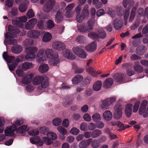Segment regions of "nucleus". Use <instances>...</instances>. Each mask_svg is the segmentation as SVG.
<instances>
[{
	"label": "nucleus",
	"instance_id": "obj_50",
	"mask_svg": "<svg viewBox=\"0 0 148 148\" xmlns=\"http://www.w3.org/2000/svg\"><path fill=\"white\" fill-rule=\"evenodd\" d=\"M58 132L63 135H66L67 132L66 130L61 126H59L57 128Z\"/></svg>",
	"mask_w": 148,
	"mask_h": 148
},
{
	"label": "nucleus",
	"instance_id": "obj_8",
	"mask_svg": "<svg viewBox=\"0 0 148 148\" xmlns=\"http://www.w3.org/2000/svg\"><path fill=\"white\" fill-rule=\"evenodd\" d=\"M121 102V101L119 100L114 107V118L117 120L120 119L122 116L123 108L120 104Z\"/></svg>",
	"mask_w": 148,
	"mask_h": 148
},
{
	"label": "nucleus",
	"instance_id": "obj_47",
	"mask_svg": "<svg viewBox=\"0 0 148 148\" xmlns=\"http://www.w3.org/2000/svg\"><path fill=\"white\" fill-rule=\"evenodd\" d=\"M77 56L83 59L85 58L87 55V53L82 48V49L78 53Z\"/></svg>",
	"mask_w": 148,
	"mask_h": 148
},
{
	"label": "nucleus",
	"instance_id": "obj_17",
	"mask_svg": "<svg viewBox=\"0 0 148 148\" xmlns=\"http://www.w3.org/2000/svg\"><path fill=\"white\" fill-rule=\"evenodd\" d=\"M37 21L36 19L33 18L29 20L25 25V29H31L34 27Z\"/></svg>",
	"mask_w": 148,
	"mask_h": 148
},
{
	"label": "nucleus",
	"instance_id": "obj_10",
	"mask_svg": "<svg viewBox=\"0 0 148 148\" xmlns=\"http://www.w3.org/2000/svg\"><path fill=\"white\" fill-rule=\"evenodd\" d=\"M52 56L50 58L49 61V64L52 66H56L59 62L60 59L58 57V53L53 50Z\"/></svg>",
	"mask_w": 148,
	"mask_h": 148
},
{
	"label": "nucleus",
	"instance_id": "obj_18",
	"mask_svg": "<svg viewBox=\"0 0 148 148\" xmlns=\"http://www.w3.org/2000/svg\"><path fill=\"white\" fill-rule=\"evenodd\" d=\"M34 75L32 73L25 75L21 79V83L25 84H27L31 82Z\"/></svg>",
	"mask_w": 148,
	"mask_h": 148
},
{
	"label": "nucleus",
	"instance_id": "obj_41",
	"mask_svg": "<svg viewBox=\"0 0 148 148\" xmlns=\"http://www.w3.org/2000/svg\"><path fill=\"white\" fill-rule=\"evenodd\" d=\"M106 37V34L105 32L102 29H100L98 32V38L103 39Z\"/></svg>",
	"mask_w": 148,
	"mask_h": 148
},
{
	"label": "nucleus",
	"instance_id": "obj_60",
	"mask_svg": "<svg viewBox=\"0 0 148 148\" xmlns=\"http://www.w3.org/2000/svg\"><path fill=\"white\" fill-rule=\"evenodd\" d=\"M88 7L89 6L88 5H85L82 11V12L85 14L86 16H89V12L88 10Z\"/></svg>",
	"mask_w": 148,
	"mask_h": 148
},
{
	"label": "nucleus",
	"instance_id": "obj_59",
	"mask_svg": "<svg viewBox=\"0 0 148 148\" xmlns=\"http://www.w3.org/2000/svg\"><path fill=\"white\" fill-rule=\"evenodd\" d=\"M46 25L47 28L49 29L53 28L55 26L53 21L51 20H49L47 21Z\"/></svg>",
	"mask_w": 148,
	"mask_h": 148
},
{
	"label": "nucleus",
	"instance_id": "obj_27",
	"mask_svg": "<svg viewBox=\"0 0 148 148\" xmlns=\"http://www.w3.org/2000/svg\"><path fill=\"white\" fill-rule=\"evenodd\" d=\"M113 82V80L112 78H108L104 81L103 84L105 88H108L112 85Z\"/></svg>",
	"mask_w": 148,
	"mask_h": 148
},
{
	"label": "nucleus",
	"instance_id": "obj_45",
	"mask_svg": "<svg viewBox=\"0 0 148 148\" xmlns=\"http://www.w3.org/2000/svg\"><path fill=\"white\" fill-rule=\"evenodd\" d=\"M30 128V127H28L27 129L28 132L30 135L34 136L37 135L39 134V132L38 129L32 130H29Z\"/></svg>",
	"mask_w": 148,
	"mask_h": 148
},
{
	"label": "nucleus",
	"instance_id": "obj_11",
	"mask_svg": "<svg viewBox=\"0 0 148 148\" xmlns=\"http://www.w3.org/2000/svg\"><path fill=\"white\" fill-rule=\"evenodd\" d=\"M126 76L125 74L122 73L117 74L114 76L115 81L119 84L128 82V81L126 80Z\"/></svg>",
	"mask_w": 148,
	"mask_h": 148
},
{
	"label": "nucleus",
	"instance_id": "obj_22",
	"mask_svg": "<svg viewBox=\"0 0 148 148\" xmlns=\"http://www.w3.org/2000/svg\"><path fill=\"white\" fill-rule=\"evenodd\" d=\"M23 47L19 45L12 46L11 49V51L16 54L20 53L23 51Z\"/></svg>",
	"mask_w": 148,
	"mask_h": 148
},
{
	"label": "nucleus",
	"instance_id": "obj_53",
	"mask_svg": "<svg viewBox=\"0 0 148 148\" xmlns=\"http://www.w3.org/2000/svg\"><path fill=\"white\" fill-rule=\"evenodd\" d=\"M28 4H22L19 5L18 9L20 12L23 13L26 11L27 9V5Z\"/></svg>",
	"mask_w": 148,
	"mask_h": 148
},
{
	"label": "nucleus",
	"instance_id": "obj_56",
	"mask_svg": "<svg viewBox=\"0 0 148 148\" xmlns=\"http://www.w3.org/2000/svg\"><path fill=\"white\" fill-rule=\"evenodd\" d=\"M88 36L90 38L93 39H97L98 38V34L95 32L89 33L88 34Z\"/></svg>",
	"mask_w": 148,
	"mask_h": 148
},
{
	"label": "nucleus",
	"instance_id": "obj_19",
	"mask_svg": "<svg viewBox=\"0 0 148 148\" xmlns=\"http://www.w3.org/2000/svg\"><path fill=\"white\" fill-rule=\"evenodd\" d=\"M40 32L36 30H32L29 31L27 35V36L31 38L34 39H37L39 38L40 36Z\"/></svg>",
	"mask_w": 148,
	"mask_h": 148
},
{
	"label": "nucleus",
	"instance_id": "obj_1",
	"mask_svg": "<svg viewBox=\"0 0 148 148\" xmlns=\"http://www.w3.org/2000/svg\"><path fill=\"white\" fill-rule=\"evenodd\" d=\"M52 53L53 50L51 49H40L36 53V62L39 63L45 62L52 57Z\"/></svg>",
	"mask_w": 148,
	"mask_h": 148
},
{
	"label": "nucleus",
	"instance_id": "obj_23",
	"mask_svg": "<svg viewBox=\"0 0 148 148\" xmlns=\"http://www.w3.org/2000/svg\"><path fill=\"white\" fill-rule=\"evenodd\" d=\"M30 141L32 144H37L40 146L42 145V143L39 136H35L30 138Z\"/></svg>",
	"mask_w": 148,
	"mask_h": 148
},
{
	"label": "nucleus",
	"instance_id": "obj_46",
	"mask_svg": "<svg viewBox=\"0 0 148 148\" xmlns=\"http://www.w3.org/2000/svg\"><path fill=\"white\" fill-rule=\"evenodd\" d=\"M34 43L33 40L32 39L27 38L25 39L23 42V45L27 47L30 45H32Z\"/></svg>",
	"mask_w": 148,
	"mask_h": 148
},
{
	"label": "nucleus",
	"instance_id": "obj_54",
	"mask_svg": "<svg viewBox=\"0 0 148 148\" xmlns=\"http://www.w3.org/2000/svg\"><path fill=\"white\" fill-rule=\"evenodd\" d=\"M140 104V102L139 101H137L135 103L133 108V112L136 113L137 112L139 109Z\"/></svg>",
	"mask_w": 148,
	"mask_h": 148
},
{
	"label": "nucleus",
	"instance_id": "obj_38",
	"mask_svg": "<svg viewBox=\"0 0 148 148\" xmlns=\"http://www.w3.org/2000/svg\"><path fill=\"white\" fill-rule=\"evenodd\" d=\"M42 143V144L43 143L47 145H50L52 143L53 141L47 136L44 137L42 138V141H41Z\"/></svg>",
	"mask_w": 148,
	"mask_h": 148
},
{
	"label": "nucleus",
	"instance_id": "obj_39",
	"mask_svg": "<svg viewBox=\"0 0 148 148\" xmlns=\"http://www.w3.org/2000/svg\"><path fill=\"white\" fill-rule=\"evenodd\" d=\"M110 106L107 99L102 100L101 102V106L103 109H107Z\"/></svg>",
	"mask_w": 148,
	"mask_h": 148
},
{
	"label": "nucleus",
	"instance_id": "obj_44",
	"mask_svg": "<svg viewBox=\"0 0 148 148\" xmlns=\"http://www.w3.org/2000/svg\"><path fill=\"white\" fill-rule=\"evenodd\" d=\"M82 48H83L82 47L80 46L73 47L72 49V51L77 56L78 53Z\"/></svg>",
	"mask_w": 148,
	"mask_h": 148
},
{
	"label": "nucleus",
	"instance_id": "obj_14",
	"mask_svg": "<svg viewBox=\"0 0 148 148\" xmlns=\"http://www.w3.org/2000/svg\"><path fill=\"white\" fill-rule=\"evenodd\" d=\"M56 3L55 0H52L51 3L49 4H45L43 8L44 11L47 13L50 12L53 9Z\"/></svg>",
	"mask_w": 148,
	"mask_h": 148
},
{
	"label": "nucleus",
	"instance_id": "obj_62",
	"mask_svg": "<svg viewBox=\"0 0 148 148\" xmlns=\"http://www.w3.org/2000/svg\"><path fill=\"white\" fill-rule=\"evenodd\" d=\"M91 145L93 148H97L99 145V143L98 140H94L91 142Z\"/></svg>",
	"mask_w": 148,
	"mask_h": 148
},
{
	"label": "nucleus",
	"instance_id": "obj_48",
	"mask_svg": "<svg viewBox=\"0 0 148 148\" xmlns=\"http://www.w3.org/2000/svg\"><path fill=\"white\" fill-rule=\"evenodd\" d=\"M92 120L95 122H97L101 119V117L100 114L98 113H95L92 116Z\"/></svg>",
	"mask_w": 148,
	"mask_h": 148
},
{
	"label": "nucleus",
	"instance_id": "obj_21",
	"mask_svg": "<svg viewBox=\"0 0 148 148\" xmlns=\"http://www.w3.org/2000/svg\"><path fill=\"white\" fill-rule=\"evenodd\" d=\"M133 105L130 103H127L125 106V113L126 116L127 117H130L132 113Z\"/></svg>",
	"mask_w": 148,
	"mask_h": 148
},
{
	"label": "nucleus",
	"instance_id": "obj_28",
	"mask_svg": "<svg viewBox=\"0 0 148 148\" xmlns=\"http://www.w3.org/2000/svg\"><path fill=\"white\" fill-rule=\"evenodd\" d=\"M52 38V36L51 34L49 32H47L43 35L42 40L44 42H47L50 41Z\"/></svg>",
	"mask_w": 148,
	"mask_h": 148
},
{
	"label": "nucleus",
	"instance_id": "obj_2",
	"mask_svg": "<svg viewBox=\"0 0 148 148\" xmlns=\"http://www.w3.org/2000/svg\"><path fill=\"white\" fill-rule=\"evenodd\" d=\"M2 56L3 58L6 61L9 69L11 71L15 69L20 61V59L19 58H17L15 59V58L14 57L8 56L5 52H3Z\"/></svg>",
	"mask_w": 148,
	"mask_h": 148
},
{
	"label": "nucleus",
	"instance_id": "obj_4",
	"mask_svg": "<svg viewBox=\"0 0 148 148\" xmlns=\"http://www.w3.org/2000/svg\"><path fill=\"white\" fill-rule=\"evenodd\" d=\"M95 22V19L92 18L89 20L88 23L78 25L77 27L78 30L82 32L86 33L89 32L93 30V26Z\"/></svg>",
	"mask_w": 148,
	"mask_h": 148
},
{
	"label": "nucleus",
	"instance_id": "obj_3",
	"mask_svg": "<svg viewBox=\"0 0 148 148\" xmlns=\"http://www.w3.org/2000/svg\"><path fill=\"white\" fill-rule=\"evenodd\" d=\"M32 82L36 85L40 84L42 88H46L49 84L48 78L46 76H36L33 78Z\"/></svg>",
	"mask_w": 148,
	"mask_h": 148
},
{
	"label": "nucleus",
	"instance_id": "obj_49",
	"mask_svg": "<svg viewBox=\"0 0 148 148\" xmlns=\"http://www.w3.org/2000/svg\"><path fill=\"white\" fill-rule=\"evenodd\" d=\"M76 40L79 43H84L86 40V38L83 36H79L77 37Z\"/></svg>",
	"mask_w": 148,
	"mask_h": 148
},
{
	"label": "nucleus",
	"instance_id": "obj_12",
	"mask_svg": "<svg viewBox=\"0 0 148 148\" xmlns=\"http://www.w3.org/2000/svg\"><path fill=\"white\" fill-rule=\"evenodd\" d=\"M16 127L14 124L7 127L4 130L5 135L6 136H12L14 135V132L16 130Z\"/></svg>",
	"mask_w": 148,
	"mask_h": 148
},
{
	"label": "nucleus",
	"instance_id": "obj_35",
	"mask_svg": "<svg viewBox=\"0 0 148 148\" xmlns=\"http://www.w3.org/2000/svg\"><path fill=\"white\" fill-rule=\"evenodd\" d=\"M102 83L101 81H98L93 84V89L96 91H99L101 89L102 86Z\"/></svg>",
	"mask_w": 148,
	"mask_h": 148
},
{
	"label": "nucleus",
	"instance_id": "obj_5",
	"mask_svg": "<svg viewBox=\"0 0 148 148\" xmlns=\"http://www.w3.org/2000/svg\"><path fill=\"white\" fill-rule=\"evenodd\" d=\"M26 54L25 58L27 61H31L35 58L36 61V54L35 53L38 50V48L35 46L27 47L25 49Z\"/></svg>",
	"mask_w": 148,
	"mask_h": 148
},
{
	"label": "nucleus",
	"instance_id": "obj_36",
	"mask_svg": "<svg viewBox=\"0 0 148 148\" xmlns=\"http://www.w3.org/2000/svg\"><path fill=\"white\" fill-rule=\"evenodd\" d=\"M47 136L52 140H55L57 138V136L56 134L52 131L48 132L47 134Z\"/></svg>",
	"mask_w": 148,
	"mask_h": 148
},
{
	"label": "nucleus",
	"instance_id": "obj_13",
	"mask_svg": "<svg viewBox=\"0 0 148 148\" xmlns=\"http://www.w3.org/2000/svg\"><path fill=\"white\" fill-rule=\"evenodd\" d=\"M64 12V9L61 8L57 12L55 16V22L59 23H61L63 20L62 15Z\"/></svg>",
	"mask_w": 148,
	"mask_h": 148
},
{
	"label": "nucleus",
	"instance_id": "obj_51",
	"mask_svg": "<svg viewBox=\"0 0 148 148\" xmlns=\"http://www.w3.org/2000/svg\"><path fill=\"white\" fill-rule=\"evenodd\" d=\"M38 17L40 19H48L49 18V15L45 14L41 12H40L38 13Z\"/></svg>",
	"mask_w": 148,
	"mask_h": 148
},
{
	"label": "nucleus",
	"instance_id": "obj_52",
	"mask_svg": "<svg viewBox=\"0 0 148 148\" xmlns=\"http://www.w3.org/2000/svg\"><path fill=\"white\" fill-rule=\"evenodd\" d=\"M61 120L58 118H55L53 121V124L55 126H59L61 124Z\"/></svg>",
	"mask_w": 148,
	"mask_h": 148
},
{
	"label": "nucleus",
	"instance_id": "obj_7",
	"mask_svg": "<svg viewBox=\"0 0 148 148\" xmlns=\"http://www.w3.org/2000/svg\"><path fill=\"white\" fill-rule=\"evenodd\" d=\"M17 36V35L10 32H7L5 34V40L4 41V44L5 45V42L10 45H15L17 43V41L16 40L14 39Z\"/></svg>",
	"mask_w": 148,
	"mask_h": 148
},
{
	"label": "nucleus",
	"instance_id": "obj_30",
	"mask_svg": "<svg viewBox=\"0 0 148 148\" xmlns=\"http://www.w3.org/2000/svg\"><path fill=\"white\" fill-rule=\"evenodd\" d=\"M28 128L27 125H23L19 127L17 129L16 128V132L17 133L22 134L27 131Z\"/></svg>",
	"mask_w": 148,
	"mask_h": 148
},
{
	"label": "nucleus",
	"instance_id": "obj_63",
	"mask_svg": "<svg viewBox=\"0 0 148 148\" xmlns=\"http://www.w3.org/2000/svg\"><path fill=\"white\" fill-rule=\"evenodd\" d=\"M18 10L16 8H12L10 12V16H15L17 14Z\"/></svg>",
	"mask_w": 148,
	"mask_h": 148
},
{
	"label": "nucleus",
	"instance_id": "obj_25",
	"mask_svg": "<svg viewBox=\"0 0 148 148\" xmlns=\"http://www.w3.org/2000/svg\"><path fill=\"white\" fill-rule=\"evenodd\" d=\"M97 44L95 42H94L89 44L85 47L86 50L88 52H93L96 49Z\"/></svg>",
	"mask_w": 148,
	"mask_h": 148
},
{
	"label": "nucleus",
	"instance_id": "obj_61",
	"mask_svg": "<svg viewBox=\"0 0 148 148\" xmlns=\"http://www.w3.org/2000/svg\"><path fill=\"white\" fill-rule=\"evenodd\" d=\"M34 86L32 84L27 85L26 86L25 90L28 92H31L33 91L34 89Z\"/></svg>",
	"mask_w": 148,
	"mask_h": 148
},
{
	"label": "nucleus",
	"instance_id": "obj_20",
	"mask_svg": "<svg viewBox=\"0 0 148 148\" xmlns=\"http://www.w3.org/2000/svg\"><path fill=\"white\" fill-rule=\"evenodd\" d=\"M34 64L31 62H25L19 66V68L23 71H26L34 67Z\"/></svg>",
	"mask_w": 148,
	"mask_h": 148
},
{
	"label": "nucleus",
	"instance_id": "obj_15",
	"mask_svg": "<svg viewBox=\"0 0 148 148\" xmlns=\"http://www.w3.org/2000/svg\"><path fill=\"white\" fill-rule=\"evenodd\" d=\"M112 24L115 29L119 30L122 27L123 21L120 18H116L113 21Z\"/></svg>",
	"mask_w": 148,
	"mask_h": 148
},
{
	"label": "nucleus",
	"instance_id": "obj_57",
	"mask_svg": "<svg viewBox=\"0 0 148 148\" xmlns=\"http://www.w3.org/2000/svg\"><path fill=\"white\" fill-rule=\"evenodd\" d=\"M16 3L18 5L22 4H28L29 1L28 0H15Z\"/></svg>",
	"mask_w": 148,
	"mask_h": 148
},
{
	"label": "nucleus",
	"instance_id": "obj_64",
	"mask_svg": "<svg viewBox=\"0 0 148 148\" xmlns=\"http://www.w3.org/2000/svg\"><path fill=\"white\" fill-rule=\"evenodd\" d=\"M66 10L65 14V16L67 18H70L73 17L74 16V13L71 11H69L67 10Z\"/></svg>",
	"mask_w": 148,
	"mask_h": 148
},
{
	"label": "nucleus",
	"instance_id": "obj_32",
	"mask_svg": "<svg viewBox=\"0 0 148 148\" xmlns=\"http://www.w3.org/2000/svg\"><path fill=\"white\" fill-rule=\"evenodd\" d=\"M86 14L82 12V15L79 14H77L76 17V19L78 22L81 23L83 22L85 19L88 18V16H86Z\"/></svg>",
	"mask_w": 148,
	"mask_h": 148
},
{
	"label": "nucleus",
	"instance_id": "obj_24",
	"mask_svg": "<svg viewBox=\"0 0 148 148\" xmlns=\"http://www.w3.org/2000/svg\"><path fill=\"white\" fill-rule=\"evenodd\" d=\"M91 139H88L86 140H82L79 145V148H86L90 145L92 140Z\"/></svg>",
	"mask_w": 148,
	"mask_h": 148
},
{
	"label": "nucleus",
	"instance_id": "obj_58",
	"mask_svg": "<svg viewBox=\"0 0 148 148\" xmlns=\"http://www.w3.org/2000/svg\"><path fill=\"white\" fill-rule=\"evenodd\" d=\"M136 10V8H134L132 10L129 18L130 21H132L134 19L135 16Z\"/></svg>",
	"mask_w": 148,
	"mask_h": 148
},
{
	"label": "nucleus",
	"instance_id": "obj_55",
	"mask_svg": "<svg viewBox=\"0 0 148 148\" xmlns=\"http://www.w3.org/2000/svg\"><path fill=\"white\" fill-rule=\"evenodd\" d=\"M79 131L77 128L73 127L71 130L70 132L73 135H77L79 133Z\"/></svg>",
	"mask_w": 148,
	"mask_h": 148
},
{
	"label": "nucleus",
	"instance_id": "obj_33",
	"mask_svg": "<svg viewBox=\"0 0 148 148\" xmlns=\"http://www.w3.org/2000/svg\"><path fill=\"white\" fill-rule=\"evenodd\" d=\"M83 77L80 75L74 77L72 79L73 84H76L79 83L83 79Z\"/></svg>",
	"mask_w": 148,
	"mask_h": 148
},
{
	"label": "nucleus",
	"instance_id": "obj_9",
	"mask_svg": "<svg viewBox=\"0 0 148 148\" xmlns=\"http://www.w3.org/2000/svg\"><path fill=\"white\" fill-rule=\"evenodd\" d=\"M51 46L53 49L58 51L63 50L66 47L65 45L63 42L58 41H53Z\"/></svg>",
	"mask_w": 148,
	"mask_h": 148
},
{
	"label": "nucleus",
	"instance_id": "obj_31",
	"mask_svg": "<svg viewBox=\"0 0 148 148\" xmlns=\"http://www.w3.org/2000/svg\"><path fill=\"white\" fill-rule=\"evenodd\" d=\"M133 67L135 71L138 73H141L143 71V67L139 64V62H135Z\"/></svg>",
	"mask_w": 148,
	"mask_h": 148
},
{
	"label": "nucleus",
	"instance_id": "obj_29",
	"mask_svg": "<svg viewBox=\"0 0 148 148\" xmlns=\"http://www.w3.org/2000/svg\"><path fill=\"white\" fill-rule=\"evenodd\" d=\"M49 67L48 65L46 64H42L39 66L38 70L42 73H45L48 71Z\"/></svg>",
	"mask_w": 148,
	"mask_h": 148
},
{
	"label": "nucleus",
	"instance_id": "obj_43",
	"mask_svg": "<svg viewBox=\"0 0 148 148\" xmlns=\"http://www.w3.org/2000/svg\"><path fill=\"white\" fill-rule=\"evenodd\" d=\"M25 121V120L22 118L17 119L14 121V125H15V127L16 126H18L23 124Z\"/></svg>",
	"mask_w": 148,
	"mask_h": 148
},
{
	"label": "nucleus",
	"instance_id": "obj_6",
	"mask_svg": "<svg viewBox=\"0 0 148 148\" xmlns=\"http://www.w3.org/2000/svg\"><path fill=\"white\" fill-rule=\"evenodd\" d=\"M139 114L144 118L148 116V103L146 100H144L141 103L139 110Z\"/></svg>",
	"mask_w": 148,
	"mask_h": 148
},
{
	"label": "nucleus",
	"instance_id": "obj_26",
	"mask_svg": "<svg viewBox=\"0 0 148 148\" xmlns=\"http://www.w3.org/2000/svg\"><path fill=\"white\" fill-rule=\"evenodd\" d=\"M103 117L106 120L110 121L111 120L112 117V113L110 110H106L103 113Z\"/></svg>",
	"mask_w": 148,
	"mask_h": 148
},
{
	"label": "nucleus",
	"instance_id": "obj_16",
	"mask_svg": "<svg viewBox=\"0 0 148 148\" xmlns=\"http://www.w3.org/2000/svg\"><path fill=\"white\" fill-rule=\"evenodd\" d=\"M62 55L64 57L69 59H75L76 57L72 52L68 49H66L63 52Z\"/></svg>",
	"mask_w": 148,
	"mask_h": 148
},
{
	"label": "nucleus",
	"instance_id": "obj_40",
	"mask_svg": "<svg viewBox=\"0 0 148 148\" xmlns=\"http://www.w3.org/2000/svg\"><path fill=\"white\" fill-rule=\"evenodd\" d=\"M86 71L88 73L90 74L93 76H96V73L95 72V71L90 66L86 67Z\"/></svg>",
	"mask_w": 148,
	"mask_h": 148
},
{
	"label": "nucleus",
	"instance_id": "obj_37",
	"mask_svg": "<svg viewBox=\"0 0 148 148\" xmlns=\"http://www.w3.org/2000/svg\"><path fill=\"white\" fill-rule=\"evenodd\" d=\"M102 134V132L99 130H95L92 132L91 136L95 138L100 136Z\"/></svg>",
	"mask_w": 148,
	"mask_h": 148
},
{
	"label": "nucleus",
	"instance_id": "obj_34",
	"mask_svg": "<svg viewBox=\"0 0 148 148\" xmlns=\"http://www.w3.org/2000/svg\"><path fill=\"white\" fill-rule=\"evenodd\" d=\"M147 49L146 47L143 46H140L138 47L136 50V53L138 55L143 54L146 51Z\"/></svg>",
	"mask_w": 148,
	"mask_h": 148
},
{
	"label": "nucleus",
	"instance_id": "obj_42",
	"mask_svg": "<svg viewBox=\"0 0 148 148\" xmlns=\"http://www.w3.org/2000/svg\"><path fill=\"white\" fill-rule=\"evenodd\" d=\"M8 31L13 33L18 34L19 32V30L16 27L11 25H9L8 27Z\"/></svg>",
	"mask_w": 148,
	"mask_h": 148
}]
</instances>
